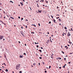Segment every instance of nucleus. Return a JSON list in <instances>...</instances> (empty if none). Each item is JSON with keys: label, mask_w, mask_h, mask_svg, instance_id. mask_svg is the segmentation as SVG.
I'll list each match as a JSON object with an SVG mask.
<instances>
[{"label": "nucleus", "mask_w": 73, "mask_h": 73, "mask_svg": "<svg viewBox=\"0 0 73 73\" xmlns=\"http://www.w3.org/2000/svg\"><path fill=\"white\" fill-rule=\"evenodd\" d=\"M20 64L19 65H17L16 66V69H19V68H20Z\"/></svg>", "instance_id": "f257e3e1"}, {"label": "nucleus", "mask_w": 73, "mask_h": 73, "mask_svg": "<svg viewBox=\"0 0 73 73\" xmlns=\"http://www.w3.org/2000/svg\"><path fill=\"white\" fill-rule=\"evenodd\" d=\"M3 37H4V36H0V40H2V39L3 38Z\"/></svg>", "instance_id": "f03ea898"}, {"label": "nucleus", "mask_w": 73, "mask_h": 73, "mask_svg": "<svg viewBox=\"0 0 73 73\" xmlns=\"http://www.w3.org/2000/svg\"><path fill=\"white\" fill-rule=\"evenodd\" d=\"M21 33L22 35V36H24V33L23 32V31H21Z\"/></svg>", "instance_id": "7ed1b4c3"}, {"label": "nucleus", "mask_w": 73, "mask_h": 73, "mask_svg": "<svg viewBox=\"0 0 73 73\" xmlns=\"http://www.w3.org/2000/svg\"><path fill=\"white\" fill-rule=\"evenodd\" d=\"M68 36L69 37V36H70V34L69 33V32L68 33Z\"/></svg>", "instance_id": "20e7f679"}, {"label": "nucleus", "mask_w": 73, "mask_h": 73, "mask_svg": "<svg viewBox=\"0 0 73 73\" xmlns=\"http://www.w3.org/2000/svg\"><path fill=\"white\" fill-rule=\"evenodd\" d=\"M61 58L58 57V58H56L57 60H58V59L61 60Z\"/></svg>", "instance_id": "39448f33"}, {"label": "nucleus", "mask_w": 73, "mask_h": 73, "mask_svg": "<svg viewBox=\"0 0 73 73\" xmlns=\"http://www.w3.org/2000/svg\"><path fill=\"white\" fill-rule=\"evenodd\" d=\"M53 54L51 55L50 57L52 58H53Z\"/></svg>", "instance_id": "423d86ee"}, {"label": "nucleus", "mask_w": 73, "mask_h": 73, "mask_svg": "<svg viewBox=\"0 0 73 73\" xmlns=\"http://www.w3.org/2000/svg\"><path fill=\"white\" fill-rule=\"evenodd\" d=\"M50 42V40H48L46 42V43H48Z\"/></svg>", "instance_id": "0eeeda50"}, {"label": "nucleus", "mask_w": 73, "mask_h": 73, "mask_svg": "<svg viewBox=\"0 0 73 73\" xmlns=\"http://www.w3.org/2000/svg\"><path fill=\"white\" fill-rule=\"evenodd\" d=\"M20 58H23V56L22 55H20L19 56Z\"/></svg>", "instance_id": "6e6552de"}, {"label": "nucleus", "mask_w": 73, "mask_h": 73, "mask_svg": "<svg viewBox=\"0 0 73 73\" xmlns=\"http://www.w3.org/2000/svg\"><path fill=\"white\" fill-rule=\"evenodd\" d=\"M53 21L55 23H56V21L54 19H53Z\"/></svg>", "instance_id": "1a4fd4ad"}, {"label": "nucleus", "mask_w": 73, "mask_h": 73, "mask_svg": "<svg viewBox=\"0 0 73 73\" xmlns=\"http://www.w3.org/2000/svg\"><path fill=\"white\" fill-rule=\"evenodd\" d=\"M64 47H65V48H66V49H68V47L66 46H65Z\"/></svg>", "instance_id": "9d476101"}, {"label": "nucleus", "mask_w": 73, "mask_h": 73, "mask_svg": "<svg viewBox=\"0 0 73 73\" xmlns=\"http://www.w3.org/2000/svg\"><path fill=\"white\" fill-rule=\"evenodd\" d=\"M10 18L12 19H14V18H13V17H10Z\"/></svg>", "instance_id": "9b49d317"}, {"label": "nucleus", "mask_w": 73, "mask_h": 73, "mask_svg": "<svg viewBox=\"0 0 73 73\" xmlns=\"http://www.w3.org/2000/svg\"><path fill=\"white\" fill-rule=\"evenodd\" d=\"M42 11H39L38 12H39V13H41Z\"/></svg>", "instance_id": "f8f14e48"}, {"label": "nucleus", "mask_w": 73, "mask_h": 73, "mask_svg": "<svg viewBox=\"0 0 73 73\" xmlns=\"http://www.w3.org/2000/svg\"><path fill=\"white\" fill-rule=\"evenodd\" d=\"M41 1H42V2H44V0H41L40 1V2H41Z\"/></svg>", "instance_id": "ddd939ff"}, {"label": "nucleus", "mask_w": 73, "mask_h": 73, "mask_svg": "<svg viewBox=\"0 0 73 73\" xmlns=\"http://www.w3.org/2000/svg\"><path fill=\"white\" fill-rule=\"evenodd\" d=\"M45 1H46V3H48V1H47L46 0H45Z\"/></svg>", "instance_id": "4468645a"}, {"label": "nucleus", "mask_w": 73, "mask_h": 73, "mask_svg": "<svg viewBox=\"0 0 73 73\" xmlns=\"http://www.w3.org/2000/svg\"><path fill=\"white\" fill-rule=\"evenodd\" d=\"M39 50V52H41H41H42V51H41V50Z\"/></svg>", "instance_id": "2eb2a0df"}, {"label": "nucleus", "mask_w": 73, "mask_h": 73, "mask_svg": "<svg viewBox=\"0 0 73 73\" xmlns=\"http://www.w3.org/2000/svg\"><path fill=\"white\" fill-rule=\"evenodd\" d=\"M32 25H33L34 26V27H36V25H32Z\"/></svg>", "instance_id": "dca6fc26"}, {"label": "nucleus", "mask_w": 73, "mask_h": 73, "mask_svg": "<svg viewBox=\"0 0 73 73\" xmlns=\"http://www.w3.org/2000/svg\"><path fill=\"white\" fill-rule=\"evenodd\" d=\"M6 72H8V70L7 69H6V70H5Z\"/></svg>", "instance_id": "f3484780"}, {"label": "nucleus", "mask_w": 73, "mask_h": 73, "mask_svg": "<svg viewBox=\"0 0 73 73\" xmlns=\"http://www.w3.org/2000/svg\"><path fill=\"white\" fill-rule=\"evenodd\" d=\"M35 44H38V42L36 43V42H35Z\"/></svg>", "instance_id": "a211bd4d"}, {"label": "nucleus", "mask_w": 73, "mask_h": 73, "mask_svg": "<svg viewBox=\"0 0 73 73\" xmlns=\"http://www.w3.org/2000/svg\"><path fill=\"white\" fill-rule=\"evenodd\" d=\"M42 64H43V65H44V64H45V63H44V62H42Z\"/></svg>", "instance_id": "6ab92c4d"}, {"label": "nucleus", "mask_w": 73, "mask_h": 73, "mask_svg": "<svg viewBox=\"0 0 73 73\" xmlns=\"http://www.w3.org/2000/svg\"><path fill=\"white\" fill-rule=\"evenodd\" d=\"M61 52L62 53H63V54H64L65 53L64 52H63V51H62Z\"/></svg>", "instance_id": "aec40b11"}, {"label": "nucleus", "mask_w": 73, "mask_h": 73, "mask_svg": "<svg viewBox=\"0 0 73 73\" xmlns=\"http://www.w3.org/2000/svg\"><path fill=\"white\" fill-rule=\"evenodd\" d=\"M71 30L72 31H73V29H72V28H71Z\"/></svg>", "instance_id": "412c9836"}, {"label": "nucleus", "mask_w": 73, "mask_h": 73, "mask_svg": "<svg viewBox=\"0 0 73 73\" xmlns=\"http://www.w3.org/2000/svg\"><path fill=\"white\" fill-rule=\"evenodd\" d=\"M4 57L5 58H6V55H5V54H4Z\"/></svg>", "instance_id": "4be33fe9"}, {"label": "nucleus", "mask_w": 73, "mask_h": 73, "mask_svg": "<svg viewBox=\"0 0 73 73\" xmlns=\"http://www.w3.org/2000/svg\"><path fill=\"white\" fill-rule=\"evenodd\" d=\"M33 65H34L35 66V65H36V63H34L33 64Z\"/></svg>", "instance_id": "5701e85b"}, {"label": "nucleus", "mask_w": 73, "mask_h": 73, "mask_svg": "<svg viewBox=\"0 0 73 73\" xmlns=\"http://www.w3.org/2000/svg\"><path fill=\"white\" fill-rule=\"evenodd\" d=\"M10 3H13V2L12 1H10Z\"/></svg>", "instance_id": "b1692460"}, {"label": "nucleus", "mask_w": 73, "mask_h": 73, "mask_svg": "<svg viewBox=\"0 0 73 73\" xmlns=\"http://www.w3.org/2000/svg\"><path fill=\"white\" fill-rule=\"evenodd\" d=\"M51 17H52V19H53V16L51 15Z\"/></svg>", "instance_id": "393cba45"}, {"label": "nucleus", "mask_w": 73, "mask_h": 73, "mask_svg": "<svg viewBox=\"0 0 73 73\" xmlns=\"http://www.w3.org/2000/svg\"><path fill=\"white\" fill-rule=\"evenodd\" d=\"M23 19H24L23 18H22L21 19V21H22V20H23Z\"/></svg>", "instance_id": "a878e982"}, {"label": "nucleus", "mask_w": 73, "mask_h": 73, "mask_svg": "<svg viewBox=\"0 0 73 73\" xmlns=\"http://www.w3.org/2000/svg\"><path fill=\"white\" fill-rule=\"evenodd\" d=\"M38 1H39V0L36 1V3H38Z\"/></svg>", "instance_id": "bb28decb"}, {"label": "nucleus", "mask_w": 73, "mask_h": 73, "mask_svg": "<svg viewBox=\"0 0 73 73\" xmlns=\"http://www.w3.org/2000/svg\"><path fill=\"white\" fill-rule=\"evenodd\" d=\"M64 29H67V28L66 27H65Z\"/></svg>", "instance_id": "cd10ccee"}, {"label": "nucleus", "mask_w": 73, "mask_h": 73, "mask_svg": "<svg viewBox=\"0 0 73 73\" xmlns=\"http://www.w3.org/2000/svg\"><path fill=\"white\" fill-rule=\"evenodd\" d=\"M59 18H60V17H57L56 18V19H59Z\"/></svg>", "instance_id": "c85d7f7f"}, {"label": "nucleus", "mask_w": 73, "mask_h": 73, "mask_svg": "<svg viewBox=\"0 0 73 73\" xmlns=\"http://www.w3.org/2000/svg\"><path fill=\"white\" fill-rule=\"evenodd\" d=\"M31 33L32 34V33H33V34H35V33L34 32H31Z\"/></svg>", "instance_id": "c756f323"}, {"label": "nucleus", "mask_w": 73, "mask_h": 73, "mask_svg": "<svg viewBox=\"0 0 73 73\" xmlns=\"http://www.w3.org/2000/svg\"><path fill=\"white\" fill-rule=\"evenodd\" d=\"M24 54V55H25V56H26V53H24V54Z\"/></svg>", "instance_id": "7c9ffc66"}, {"label": "nucleus", "mask_w": 73, "mask_h": 73, "mask_svg": "<svg viewBox=\"0 0 73 73\" xmlns=\"http://www.w3.org/2000/svg\"><path fill=\"white\" fill-rule=\"evenodd\" d=\"M19 73H22V72H21V71H20L19 72Z\"/></svg>", "instance_id": "2f4dec72"}, {"label": "nucleus", "mask_w": 73, "mask_h": 73, "mask_svg": "<svg viewBox=\"0 0 73 73\" xmlns=\"http://www.w3.org/2000/svg\"><path fill=\"white\" fill-rule=\"evenodd\" d=\"M36 48H38V45L36 46Z\"/></svg>", "instance_id": "473e14b6"}, {"label": "nucleus", "mask_w": 73, "mask_h": 73, "mask_svg": "<svg viewBox=\"0 0 73 73\" xmlns=\"http://www.w3.org/2000/svg\"><path fill=\"white\" fill-rule=\"evenodd\" d=\"M64 68H65V65L63 67Z\"/></svg>", "instance_id": "72a5a7b5"}, {"label": "nucleus", "mask_w": 73, "mask_h": 73, "mask_svg": "<svg viewBox=\"0 0 73 73\" xmlns=\"http://www.w3.org/2000/svg\"><path fill=\"white\" fill-rule=\"evenodd\" d=\"M49 24H51V22L50 21L49 22Z\"/></svg>", "instance_id": "f704fd0d"}, {"label": "nucleus", "mask_w": 73, "mask_h": 73, "mask_svg": "<svg viewBox=\"0 0 73 73\" xmlns=\"http://www.w3.org/2000/svg\"><path fill=\"white\" fill-rule=\"evenodd\" d=\"M50 68H51V66H49V69H50Z\"/></svg>", "instance_id": "c9c22d12"}, {"label": "nucleus", "mask_w": 73, "mask_h": 73, "mask_svg": "<svg viewBox=\"0 0 73 73\" xmlns=\"http://www.w3.org/2000/svg\"><path fill=\"white\" fill-rule=\"evenodd\" d=\"M39 58H40V59H42V58L41 57H39Z\"/></svg>", "instance_id": "e433bc0d"}, {"label": "nucleus", "mask_w": 73, "mask_h": 73, "mask_svg": "<svg viewBox=\"0 0 73 73\" xmlns=\"http://www.w3.org/2000/svg\"><path fill=\"white\" fill-rule=\"evenodd\" d=\"M38 25H39V26H40V23H38Z\"/></svg>", "instance_id": "4c0bfd02"}, {"label": "nucleus", "mask_w": 73, "mask_h": 73, "mask_svg": "<svg viewBox=\"0 0 73 73\" xmlns=\"http://www.w3.org/2000/svg\"><path fill=\"white\" fill-rule=\"evenodd\" d=\"M58 8H59V7H58L57 6V9H58Z\"/></svg>", "instance_id": "58836bf2"}, {"label": "nucleus", "mask_w": 73, "mask_h": 73, "mask_svg": "<svg viewBox=\"0 0 73 73\" xmlns=\"http://www.w3.org/2000/svg\"><path fill=\"white\" fill-rule=\"evenodd\" d=\"M44 72H45V73H46V72H47V71H44Z\"/></svg>", "instance_id": "ea45409f"}, {"label": "nucleus", "mask_w": 73, "mask_h": 73, "mask_svg": "<svg viewBox=\"0 0 73 73\" xmlns=\"http://www.w3.org/2000/svg\"><path fill=\"white\" fill-rule=\"evenodd\" d=\"M64 61H65V60H66V58H64Z\"/></svg>", "instance_id": "a19ab883"}, {"label": "nucleus", "mask_w": 73, "mask_h": 73, "mask_svg": "<svg viewBox=\"0 0 73 73\" xmlns=\"http://www.w3.org/2000/svg\"><path fill=\"white\" fill-rule=\"evenodd\" d=\"M59 21H61V19H59Z\"/></svg>", "instance_id": "79ce46f5"}, {"label": "nucleus", "mask_w": 73, "mask_h": 73, "mask_svg": "<svg viewBox=\"0 0 73 73\" xmlns=\"http://www.w3.org/2000/svg\"><path fill=\"white\" fill-rule=\"evenodd\" d=\"M2 4V3H1L0 2V5H1Z\"/></svg>", "instance_id": "37998d69"}, {"label": "nucleus", "mask_w": 73, "mask_h": 73, "mask_svg": "<svg viewBox=\"0 0 73 73\" xmlns=\"http://www.w3.org/2000/svg\"><path fill=\"white\" fill-rule=\"evenodd\" d=\"M70 54H72V53H69Z\"/></svg>", "instance_id": "c03bdc74"}, {"label": "nucleus", "mask_w": 73, "mask_h": 73, "mask_svg": "<svg viewBox=\"0 0 73 73\" xmlns=\"http://www.w3.org/2000/svg\"><path fill=\"white\" fill-rule=\"evenodd\" d=\"M41 49H43V48L42 47H40Z\"/></svg>", "instance_id": "a18cd8bd"}, {"label": "nucleus", "mask_w": 73, "mask_h": 73, "mask_svg": "<svg viewBox=\"0 0 73 73\" xmlns=\"http://www.w3.org/2000/svg\"><path fill=\"white\" fill-rule=\"evenodd\" d=\"M18 18L19 19H20V17H18Z\"/></svg>", "instance_id": "49530a36"}, {"label": "nucleus", "mask_w": 73, "mask_h": 73, "mask_svg": "<svg viewBox=\"0 0 73 73\" xmlns=\"http://www.w3.org/2000/svg\"><path fill=\"white\" fill-rule=\"evenodd\" d=\"M56 16H60V15H56Z\"/></svg>", "instance_id": "de8ad7c7"}, {"label": "nucleus", "mask_w": 73, "mask_h": 73, "mask_svg": "<svg viewBox=\"0 0 73 73\" xmlns=\"http://www.w3.org/2000/svg\"><path fill=\"white\" fill-rule=\"evenodd\" d=\"M20 4H23V3H21H21H20Z\"/></svg>", "instance_id": "09e8293b"}, {"label": "nucleus", "mask_w": 73, "mask_h": 73, "mask_svg": "<svg viewBox=\"0 0 73 73\" xmlns=\"http://www.w3.org/2000/svg\"><path fill=\"white\" fill-rule=\"evenodd\" d=\"M2 52H4V49L2 50Z\"/></svg>", "instance_id": "8fccbe9b"}, {"label": "nucleus", "mask_w": 73, "mask_h": 73, "mask_svg": "<svg viewBox=\"0 0 73 73\" xmlns=\"http://www.w3.org/2000/svg\"><path fill=\"white\" fill-rule=\"evenodd\" d=\"M3 24H4V25H5V23H4L3 22Z\"/></svg>", "instance_id": "3c124183"}, {"label": "nucleus", "mask_w": 73, "mask_h": 73, "mask_svg": "<svg viewBox=\"0 0 73 73\" xmlns=\"http://www.w3.org/2000/svg\"><path fill=\"white\" fill-rule=\"evenodd\" d=\"M25 46H27V44H25Z\"/></svg>", "instance_id": "603ef678"}, {"label": "nucleus", "mask_w": 73, "mask_h": 73, "mask_svg": "<svg viewBox=\"0 0 73 73\" xmlns=\"http://www.w3.org/2000/svg\"><path fill=\"white\" fill-rule=\"evenodd\" d=\"M40 63H39L38 65H40Z\"/></svg>", "instance_id": "864d4df0"}, {"label": "nucleus", "mask_w": 73, "mask_h": 73, "mask_svg": "<svg viewBox=\"0 0 73 73\" xmlns=\"http://www.w3.org/2000/svg\"><path fill=\"white\" fill-rule=\"evenodd\" d=\"M69 43H70V44H72V42H70V41L69 42Z\"/></svg>", "instance_id": "5fc2aeb1"}, {"label": "nucleus", "mask_w": 73, "mask_h": 73, "mask_svg": "<svg viewBox=\"0 0 73 73\" xmlns=\"http://www.w3.org/2000/svg\"><path fill=\"white\" fill-rule=\"evenodd\" d=\"M50 42H52V40H51V39H50Z\"/></svg>", "instance_id": "6e6d98bb"}, {"label": "nucleus", "mask_w": 73, "mask_h": 73, "mask_svg": "<svg viewBox=\"0 0 73 73\" xmlns=\"http://www.w3.org/2000/svg\"><path fill=\"white\" fill-rule=\"evenodd\" d=\"M18 42L19 43H20L21 42H20V41H18Z\"/></svg>", "instance_id": "4d7b16f0"}, {"label": "nucleus", "mask_w": 73, "mask_h": 73, "mask_svg": "<svg viewBox=\"0 0 73 73\" xmlns=\"http://www.w3.org/2000/svg\"><path fill=\"white\" fill-rule=\"evenodd\" d=\"M61 67H59V69H61Z\"/></svg>", "instance_id": "13d9d810"}, {"label": "nucleus", "mask_w": 73, "mask_h": 73, "mask_svg": "<svg viewBox=\"0 0 73 73\" xmlns=\"http://www.w3.org/2000/svg\"><path fill=\"white\" fill-rule=\"evenodd\" d=\"M67 45H68V46H70V45H69L67 44Z\"/></svg>", "instance_id": "bf43d9fd"}, {"label": "nucleus", "mask_w": 73, "mask_h": 73, "mask_svg": "<svg viewBox=\"0 0 73 73\" xmlns=\"http://www.w3.org/2000/svg\"><path fill=\"white\" fill-rule=\"evenodd\" d=\"M68 64H70L71 63V62H68Z\"/></svg>", "instance_id": "052dcab7"}, {"label": "nucleus", "mask_w": 73, "mask_h": 73, "mask_svg": "<svg viewBox=\"0 0 73 73\" xmlns=\"http://www.w3.org/2000/svg\"><path fill=\"white\" fill-rule=\"evenodd\" d=\"M21 5H22V6H23V4L22 3V4Z\"/></svg>", "instance_id": "680f3d73"}, {"label": "nucleus", "mask_w": 73, "mask_h": 73, "mask_svg": "<svg viewBox=\"0 0 73 73\" xmlns=\"http://www.w3.org/2000/svg\"><path fill=\"white\" fill-rule=\"evenodd\" d=\"M25 21H28V20L27 19H26L25 20Z\"/></svg>", "instance_id": "e2e57ef3"}, {"label": "nucleus", "mask_w": 73, "mask_h": 73, "mask_svg": "<svg viewBox=\"0 0 73 73\" xmlns=\"http://www.w3.org/2000/svg\"><path fill=\"white\" fill-rule=\"evenodd\" d=\"M37 7H39V6H38V5H37Z\"/></svg>", "instance_id": "0e129e2a"}, {"label": "nucleus", "mask_w": 73, "mask_h": 73, "mask_svg": "<svg viewBox=\"0 0 73 73\" xmlns=\"http://www.w3.org/2000/svg\"><path fill=\"white\" fill-rule=\"evenodd\" d=\"M4 19H5V17H4Z\"/></svg>", "instance_id": "69168bd1"}, {"label": "nucleus", "mask_w": 73, "mask_h": 73, "mask_svg": "<svg viewBox=\"0 0 73 73\" xmlns=\"http://www.w3.org/2000/svg\"><path fill=\"white\" fill-rule=\"evenodd\" d=\"M59 25H61V24H60H60H59Z\"/></svg>", "instance_id": "338daca9"}, {"label": "nucleus", "mask_w": 73, "mask_h": 73, "mask_svg": "<svg viewBox=\"0 0 73 73\" xmlns=\"http://www.w3.org/2000/svg\"><path fill=\"white\" fill-rule=\"evenodd\" d=\"M21 28L22 29H23V27L22 26L21 27Z\"/></svg>", "instance_id": "774afa93"}]
</instances>
